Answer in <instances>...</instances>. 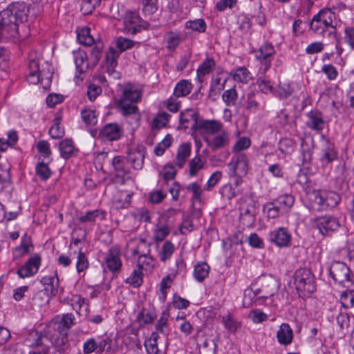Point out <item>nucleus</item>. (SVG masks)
Masks as SVG:
<instances>
[{"instance_id": "obj_28", "label": "nucleus", "mask_w": 354, "mask_h": 354, "mask_svg": "<svg viewBox=\"0 0 354 354\" xmlns=\"http://www.w3.org/2000/svg\"><path fill=\"white\" fill-rule=\"evenodd\" d=\"M277 281L273 278L266 279L263 283L261 288H258L261 295L259 297H262L264 299L272 296L277 290Z\"/></svg>"}, {"instance_id": "obj_47", "label": "nucleus", "mask_w": 354, "mask_h": 354, "mask_svg": "<svg viewBox=\"0 0 354 354\" xmlns=\"http://www.w3.org/2000/svg\"><path fill=\"white\" fill-rule=\"evenodd\" d=\"M142 13L146 16H151L158 9V0H140Z\"/></svg>"}, {"instance_id": "obj_9", "label": "nucleus", "mask_w": 354, "mask_h": 354, "mask_svg": "<svg viewBox=\"0 0 354 354\" xmlns=\"http://www.w3.org/2000/svg\"><path fill=\"white\" fill-rule=\"evenodd\" d=\"M112 340L109 337H90L83 344V353L91 354L95 352L102 354L104 351H109L111 348Z\"/></svg>"}, {"instance_id": "obj_15", "label": "nucleus", "mask_w": 354, "mask_h": 354, "mask_svg": "<svg viewBox=\"0 0 354 354\" xmlns=\"http://www.w3.org/2000/svg\"><path fill=\"white\" fill-rule=\"evenodd\" d=\"M26 80L29 84H37L39 82L42 84L45 80H46V84H48L50 82L48 77L44 78L43 73L39 70V62L35 59L29 60Z\"/></svg>"}, {"instance_id": "obj_1", "label": "nucleus", "mask_w": 354, "mask_h": 354, "mask_svg": "<svg viewBox=\"0 0 354 354\" xmlns=\"http://www.w3.org/2000/svg\"><path fill=\"white\" fill-rule=\"evenodd\" d=\"M29 8L24 2L11 3L1 12L0 38L15 39L19 33V26L28 19Z\"/></svg>"}, {"instance_id": "obj_8", "label": "nucleus", "mask_w": 354, "mask_h": 354, "mask_svg": "<svg viewBox=\"0 0 354 354\" xmlns=\"http://www.w3.org/2000/svg\"><path fill=\"white\" fill-rule=\"evenodd\" d=\"M230 176H245L249 168V158L245 153H234L227 164Z\"/></svg>"}, {"instance_id": "obj_41", "label": "nucleus", "mask_w": 354, "mask_h": 354, "mask_svg": "<svg viewBox=\"0 0 354 354\" xmlns=\"http://www.w3.org/2000/svg\"><path fill=\"white\" fill-rule=\"evenodd\" d=\"M296 142L291 138H282L278 143V149L285 156L293 153L296 147Z\"/></svg>"}, {"instance_id": "obj_3", "label": "nucleus", "mask_w": 354, "mask_h": 354, "mask_svg": "<svg viewBox=\"0 0 354 354\" xmlns=\"http://www.w3.org/2000/svg\"><path fill=\"white\" fill-rule=\"evenodd\" d=\"M335 13L330 8H323L315 15L310 23V29L315 34L324 35L328 32L332 34L335 30Z\"/></svg>"}, {"instance_id": "obj_24", "label": "nucleus", "mask_w": 354, "mask_h": 354, "mask_svg": "<svg viewBox=\"0 0 354 354\" xmlns=\"http://www.w3.org/2000/svg\"><path fill=\"white\" fill-rule=\"evenodd\" d=\"M230 76L234 81L245 84H248L253 79L252 73L245 66L233 68L230 73Z\"/></svg>"}, {"instance_id": "obj_29", "label": "nucleus", "mask_w": 354, "mask_h": 354, "mask_svg": "<svg viewBox=\"0 0 354 354\" xmlns=\"http://www.w3.org/2000/svg\"><path fill=\"white\" fill-rule=\"evenodd\" d=\"M260 295L258 288L253 289L251 288L245 289L244 291L243 305L250 306L254 303L261 304L263 299L259 297Z\"/></svg>"}, {"instance_id": "obj_18", "label": "nucleus", "mask_w": 354, "mask_h": 354, "mask_svg": "<svg viewBox=\"0 0 354 354\" xmlns=\"http://www.w3.org/2000/svg\"><path fill=\"white\" fill-rule=\"evenodd\" d=\"M137 102L128 101L119 98L118 101V109L124 117L132 115L136 122L140 119V113L137 106Z\"/></svg>"}, {"instance_id": "obj_38", "label": "nucleus", "mask_w": 354, "mask_h": 354, "mask_svg": "<svg viewBox=\"0 0 354 354\" xmlns=\"http://www.w3.org/2000/svg\"><path fill=\"white\" fill-rule=\"evenodd\" d=\"M112 165L116 176L118 177L123 176L128 173L129 168L125 158L122 156H118L114 157L112 160Z\"/></svg>"}, {"instance_id": "obj_45", "label": "nucleus", "mask_w": 354, "mask_h": 354, "mask_svg": "<svg viewBox=\"0 0 354 354\" xmlns=\"http://www.w3.org/2000/svg\"><path fill=\"white\" fill-rule=\"evenodd\" d=\"M263 211L268 218H275L285 214L281 207L276 204L274 201L266 203L263 207Z\"/></svg>"}, {"instance_id": "obj_57", "label": "nucleus", "mask_w": 354, "mask_h": 354, "mask_svg": "<svg viewBox=\"0 0 354 354\" xmlns=\"http://www.w3.org/2000/svg\"><path fill=\"white\" fill-rule=\"evenodd\" d=\"M257 84L262 93L265 94L273 93V85L266 76L259 75L257 79Z\"/></svg>"}, {"instance_id": "obj_26", "label": "nucleus", "mask_w": 354, "mask_h": 354, "mask_svg": "<svg viewBox=\"0 0 354 354\" xmlns=\"http://www.w3.org/2000/svg\"><path fill=\"white\" fill-rule=\"evenodd\" d=\"M40 282L43 285L46 286L44 291H50V295L53 296L57 294L59 288V278L56 272L41 277Z\"/></svg>"}, {"instance_id": "obj_62", "label": "nucleus", "mask_w": 354, "mask_h": 354, "mask_svg": "<svg viewBox=\"0 0 354 354\" xmlns=\"http://www.w3.org/2000/svg\"><path fill=\"white\" fill-rule=\"evenodd\" d=\"M340 302L345 308L354 306V290L343 292L340 296Z\"/></svg>"}, {"instance_id": "obj_20", "label": "nucleus", "mask_w": 354, "mask_h": 354, "mask_svg": "<svg viewBox=\"0 0 354 354\" xmlns=\"http://www.w3.org/2000/svg\"><path fill=\"white\" fill-rule=\"evenodd\" d=\"M142 93L143 91L139 86L127 83L124 85L120 98L138 103L141 101Z\"/></svg>"}, {"instance_id": "obj_58", "label": "nucleus", "mask_w": 354, "mask_h": 354, "mask_svg": "<svg viewBox=\"0 0 354 354\" xmlns=\"http://www.w3.org/2000/svg\"><path fill=\"white\" fill-rule=\"evenodd\" d=\"M216 344L211 339H205L198 346L199 354H216Z\"/></svg>"}, {"instance_id": "obj_17", "label": "nucleus", "mask_w": 354, "mask_h": 354, "mask_svg": "<svg viewBox=\"0 0 354 354\" xmlns=\"http://www.w3.org/2000/svg\"><path fill=\"white\" fill-rule=\"evenodd\" d=\"M306 126L310 130L320 133L325 127L323 114L318 110H312L306 114Z\"/></svg>"}, {"instance_id": "obj_21", "label": "nucleus", "mask_w": 354, "mask_h": 354, "mask_svg": "<svg viewBox=\"0 0 354 354\" xmlns=\"http://www.w3.org/2000/svg\"><path fill=\"white\" fill-rule=\"evenodd\" d=\"M322 154L320 158L323 166L328 165L337 158V154L335 150L334 145L324 136H322Z\"/></svg>"}, {"instance_id": "obj_6", "label": "nucleus", "mask_w": 354, "mask_h": 354, "mask_svg": "<svg viewBox=\"0 0 354 354\" xmlns=\"http://www.w3.org/2000/svg\"><path fill=\"white\" fill-rule=\"evenodd\" d=\"M315 227L325 236H330L338 231L341 226L339 220L330 214L318 216L314 220Z\"/></svg>"}, {"instance_id": "obj_23", "label": "nucleus", "mask_w": 354, "mask_h": 354, "mask_svg": "<svg viewBox=\"0 0 354 354\" xmlns=\"http://www.w3.org/2000/svg\"><path fill=\"white\" fill-rule=\"evenodd\" d=\"M122 128L117 123L106 124L100 131V136L109 141L118 140L122 136Z\"/></svg>"}, {"instance_id": "obj_19", "label": "nucleus", "mask_w": 354, "mask_h": 354, "mask_svg": "<svg viewBox=\"0 0 354 354\" xmlns=\"http://www.w3.org/2000/svg\"><path fill=\"white\" fill-rule=\"evenodd\" d=\"M73 57L76 66L75 77L79 78L81 74L92 68L90 65L89 57H88L87 53L83 50L79 49L77 51H74Z\"/></svg>"}, {"instance_id": "obj_40", "label": "nucleus", "mask_w": 354, "mask_h": 354, "mask_svg": "<svg viewBox=\"0 0 354 354\" xmlns=\"http://www.w3.org/2000/svg\"><path fill=\"white\" fill-rule=\"evenodd\" d=\"M156 317V313L153 309L142 308L138 314L137 319L140 326H145L151 324Z\"/></svg>"}, {"instance_id": "obj_5", "label": "nucleus", "mask_w": 354, "mask_h": 354, "mask_svg": "<svg viewBox=\"0 0 354 354\" xmlns=\"http://www.w3.org/2000/svg\"><path fill=\"white\" fill-rule=\"evenodd\" d=\"M295 285L298 291L308 294L316 290L314 277L311 272L306 268H299L295 273Z\"/></svg>"}, {"instance_id": "obj_61", "label": "nucleus", "mask_w": 354, "mask_h": 354, "mask_svg": "<svg viewBox=\"0 0 354 354\" xmlns=\"http://www.w3.org/2000/svg\"><path fill=\"white\" fill-rule=\"evenodd\" d=\"M171 115L165 112L159 113L153 120L151 126L153 129H160L165 127Z\"/></svg>"}, {"instance_id": "obj_42", "label": "nucleus", "mask_w": 354, "mask_h": 354, "mask_svg": "<svg viewBox=\"0 0 354 354\" xmlns=\"http://www.w3.org/2000/svg\"><path fill=\"white\" fill-rule=\"evenodd\" d=\"M175 251L174 245L170 241H165L158 252V257L162 262L169 259Z\"/></svg>"}, {"instance_id": "obj_7", "label": "nucleus", "mask_w": 354, "mask_h": 354, "mask_svg": "<svg viewBox=\"0 0 354 354\" xmlns=\"http://www.w3.org/2000/svg\"><path fill=\"white\" fill-rule=\"evenodd\" d=\"M124 30L131 35H136L142 30L149 28V23L141 19L138 13L129 11L126 12L123 19Z\"/></svg>"}, {"instance_id": "obj_27", "label": "nucleus", "mask_w": 354, "mask_h": 354, "mask_svg": "<svg viewBox=\"0 0 354 354\" xmlns=\"http://www.w3.org/2000/svg\"><path fill=\"white\" fill-rule=\"evenodd\" d=\"M216 63L213 58L206 57L198 66L196 74L198 82H203V77L209 74L215 67Z\"/></svg>"}, {"instance_id": "obj_54", "label": "nucleus", "mask_w": 354, "mask_h": 354, "mask_svg": "<svg viewBox=\"0 0 354 354\" xmlns=\"http://www.w3.org/2000/svg\"><path fill=\"white\" fill-rule=\"evenodd\" d=\"M102 44L97 42L95 43V46L91 49L89 62L92 68L97 66L102 57Z\"/></svg>"}, {"instance_id": "obj_63", "label": "nucleus", "mask_w": 354, "mask_h": 354, "mask_svg": "<svg viewBox=\"0 0 354 354\" xmlns=\"http://www.w3.org/2000/svg\"><path fill=\"white\" fill-rule=\"evenodd\" d=\"M172 142V137L171 135L167 134L165 138L159 142L154 148V153L156 156H162L166 149L169 148Z\"/></svg>"}, {"instance_id": "obj_59", "label": "nucleus", "mask_w": 354, "mask_h": 354, "mask_svg": "<svg viewBox=\"0 0 354 354\" xmlns=\"http://www.w3.org/2000/svg\"><path fill=\"white\" fill-rule=\"evenodd\" d=\"M237 99L238 93L235 88L225 90L222 95L223 101L228 106L234 105Z\"/></svg>"}, {"instance_id": "obj_55", "label": "nucleus", "mask_w": 354, "mask_h": 354, "mask_svg": "<svg viewBox=\"0 0 354 354\" xmlns=\"http://www.w3.org/2000/svg\"><path fill=\"white\" fill-rule=\"evenodd\" d=\"M259 104L256 97V94L250 91L246 95L245 109L248 113H254L257 111Z\"/></svg>"}, {"instance_id": "obj_2", "label": "nucleus", "mask_w": 354, "mask_h": 354, "mask_svg": "<svg viewBox=\"0 0 354 354\" xmlns=\"http://www.w3.org/2000/svg\"><path fill=\"white\" fill-rule=\"evenodd\" d=\"M308 201L312 209L323 211L336 207L341 197L333 191L314 189L308 193Z\"/></svg>"}, {"instance_id": "obj_31", "label": "nucleus", "mask_w": 354, "mask_h": 354, "mask_svg": "<svg viewBox=\"0 0 354 354\" xmlns=\"http://www.w3.org/2000/svg\"><path fill=\"white\" fill-rule=\"evenodd\" d=\"M166 47L169 50H174L182 41L180 32L177 31L167 32L163 37Z\"/></svg>"}, {"instance_id": "obj_50", "label": "nucleus", "mask_w": 354, "mask_h": 354, "mask_svg": "<svg viewBox=\"0 0 354 354\" xmlns=\"http://www.w3.org/2000/svg\"><path fill=\"white\" fill-rule=\"evenodd\" d=\"M252 141L250 138L243 136L239 138L232 147L233 153H244L243 151L250 147Z\"/></svg>"}, {"instance_id": "obj_43", "label": "nucleus", "mask_w": 354, "mask_h": 354, "mask_svg": "<svg viewBox=\"0 0 354 354\" xmlns=\"http://www.w3.org/2000/svg\"><path fill=\"white\" fill-rule=\"evenodd\" d=\"M283 211L286 213L294 205L295 198L290 194H283L274 200Z\"/></svg>"}, {"instance_id": "obj_39", "label": "nucleus", "mask_w": 354, "mask_h": 354, "mask_svg": "<svg viewBox=\"0 0 354 354\" xmlns=\"http://www.w3.org/2000/svg\"><path fill=\"white\" fill-rule=\"evenodd\" d=\"M77 39L81 44L84 46H91L95 43V39L91 35V30L88 27L77 30Z\"/></svg>"}, {"instance_id": "obj_46", "label": "nucleus", "mask_w": 354, "mask_h": 354, "mask_svg": "<svg viewBox=\"0 0 354 354\" xmlns=\"http://www.w3.org/2000/svg\"><path fill=\"white\" fill-rule=\"evenodd\" d=\"M33 245L31 243V238L26 233L21 238V245L15 249V255L22 256L29 252L30 249L32 248Z\"/></svg>"}, {"instance_id": "obj_30", "label": "nucleus", "mask_w": 354, "mask_h": 354, "mask_svg": "<svg viewBox=\"0 0 354 354\" xmlns=\"http://www.w3.org/2000/svg\"><path fill=\"white\" fill-rule=\"evenodd\" d=\"M191 153V145L189 143H183L178 149L175 164L182 168Z\"/></svg>"}, {"instance_id": "obj_25", "label": "nucleus", "mask_w": 354, "mask_h": 354, "mask_svg": "<svg viewBox=\"0 0 354 354\" xmlns=\"http://www.w3.org/2000/svg\"><path fill=\"white\" fill-rule=\"evenodd\" d=\"M277 338L279 343L283 346L291 344L293 339V331L290 325L283 323L277 332Z\"/></svg>"}, {"instance_id": "obj_22", "label": "nucleus", "mask_w": 354, "mask_h": 354, "mask_svg": "<svg viewBox=\"0 0 354 354\" xmlns=\"http://www.w3.org/2000/svg\"><path fill=\"white\" fill-rule=\"evenodd\" d=\"M145 153V148L142 146L132 147L129 150L128 160L131 163L133 168L135 169L142 168Z\"/></svg>"}, {"instance_id": "obj_32", "label": "nucleus", "mask_w": 354, "mask_h": 354, "mask_svg": "<svg viewBox=\"0 0 354 354\" xmlns=\"http://www.w3.org/2000/svg\"><path fill=\"white\" fill-rule=\"evenodd\" d=\"M221 322L225 328L231 333H235L241 327V322L230 313L222 317Z\"/></svg>"}, {"instance_id": "obj_49", "label": "nucleus", "mask_w": 354, "mask_h": 354, "mask_svg": "<svg viewBox=\"0 0 354 354\" xmlns=\"http://www.w3.org/2000/svg\"><path fill=\"white\" fill-rule=\"evenodd\" d=\"M274 53V48L272 44L265 43L260 46L257 54L258 60H268L267 59Z\"/></svg>"}, {"instance_id": "obj_64", "label": "nucleus", "mask_w": 354, "mask_h": 354, "mask_svg": "<svg viewBox=\"0 0 354 354\" xmlns=\"http://www.w3.org/2000/svg\"><path fill=\"white\" fill-rule=\"evenodd\" d=\"M239 193V189H236L234 185L230 183L223 185L220 190L222 197L227 200H231Z\"/></svg>"}, {"instance_id": "obj_60", "label": "nucleus", "mask_w": 354, "mask_h": 354, "mask_svg": "<svg viewBox=\"0 0 354 354\" xmlns=\"http://www.w3.org/2000/svg\"><path fill=\"white\" fill-rule=\"evenodd\" d=\"M82 120L89 125H95L97 122V114L95 110L85 109L81 111Z\"/></svg>"}, {"instance_id": "obj_10", "label": "nucleus", "mask_w": 354, "mask_h": 354, "mask_svg": "<svg viewBox=\"0 0 354 354\" xmlns=\"http://www.w3.org/2000/svg\"><path fill=\"white\" fill-rule=\"evenodd\" d=\"M331 278L341 285L351 281V271L347 265L341 261H333L328 268Z\"/></svg>"}, {"instance_id": "obj_16", "label": "nucleus", "mask_w": 354, "mask_h": 354, "mask_svg": "<svg viewBox=\"0 0 354 354\" xmlns=\"http://www.w3.org/2000/svg\"><path fill=\"white\" fill-rule=\"evenodd\" d=\"M291 234L285 227H278L269 233V240L279 248L287 247L291 241Z\"/></svg>"}, {"instance_id": "obj_14", "label": "nucleus", "mask_w": 354, "mask_h": 354, "mask_svg": "<svg viewBox=\"0 0 354 354\" xmlns=\"http://www.w3.org/2000/svg\"><path fill=\"white\" fill-rule=\"evenodd\" d=\"M223 127L221 122L216 120H203L198 122H196V130L201 132V134L204 136H214L220 132Z\"/></svg>"}, {"instance_id": "obj_35", "label": "nucleus", "mask_w": 354, "mask_h": 354, "mask_svg": "<svg viewBox=\"0 0 354 354\" xmlns=\"http://www.w3.org/2000/svg\"><path fill=\"white\" fill-rule=\"evenodd\" d=\"M106 212L102 209H95L91 211H88L85 213L84 215H82L78 217V221L82 223H95L97 218H100V220H103L105 218Z\"/></svg>"}, {"instance_id": "obj_11", "label": "nucleus", "mask_w": 354, "mask_h": 354, "mask_svg": "<svg viewBox=\"0 0 354 354\" xmlns=\"http://www.w3.org/2000/svg\"><path fill=\"white\" fill-rule=\"evenodd\" d=\"M121 252L117 245L111 247L105 254L102 266L112 272H118L122 267Z\"/></svg>"}, {"instance_id": "obj_56", "label": "nucleus", "mask_w": 354, "mask_h": 354, "mask_svg": "<svg viewBox=\"0 0 354 354\" xmlns=\"http://www.w3.org/2000/svg\"><path fill=\"white\" fill-rule=\"evenodd\" d=\"M186 29H190L198 32H204L206 30L207 25L203 19L187 21L185 24Z\"/></svg>"}, {"instance_id": "obj_51", "label": "nucleus", "mask_w": 354, "mask_h": 354, "mask_svg": "<svg viewBox=\"0 0 354 354\" xmlns=\"http://www.w3.org/2000/svg\"><path fill=\"white\" fill-rule=\"evenodd\" d=\"M180 121L182 124L185 125V128L188 127L186 125L189 121H193L194 124L192 126V129L196 130V122H198L197 114L192 109H187L184 112H181L180 115Z\"/></svg>"}, {"instance_id": "obj_48", "label": "nucleus", "mask_w": 354, "mask_h": 354, "mask_svg": "<svg viewBox=\"0 0 354 354\" xmlns=\"http://www.w3.org/2000/svg\"><path fill=\"white\" fill-rule=\"evenodd\" d=\"M59 149L62 157L68 159L71 157L74 153L75 148L73 142L70 139H66L59 143Z\"/></svg>"}, {"instance_id": "obj_44", "label": "nucleus", "mask_w": 354, "mask_h": 354, "mask_svg": "<svg viewBox=\"0 0 354 354\" xmlns=\"http://www.w3.org/2000/svg\"><path fill=\"white\" fill-rule=\"evenodd\" d=\"M170 227L164 223L158 224L153 230V239L158 242L165 240L170 233Z\"/></svg>"}, {"instance_id": "obj_37", "label": "nucleus", "mask_w": 354, "mask_h": 354, "mask_svg": "<svg viewBox=\"0 0 354 354\" xmlns=\"http://www.w3.org/2000/svg\"><path fill=\"white\" fill-rule=\"evenodd\" d=\"M301 153L304 163H308L311 161L313 153V140L301 139Z\"/></svg>"}, {"instance_id": "obj_52", "label": "nucleus", "mask_w": 354, "mask_h": 354, "mask_svg": "<svg viewBox=\"0 0 354 354\" xmlns=\"http://www.w3.org/2000/svg\"><path fill=\"white\" fill-rule=\"evenodd\" d=\"M39 160L35 167L36 174L41 180H46L50 177L52 172L47 162H44V160H40V158Z\"/></svg>"}, {"instance_id": "obj_33", "label": "nucleus", "mask_w": 354, "mask_h": 354, "mask_svg": "<svg viewBox=\"0 0 354 354\" xmlns=\"http://www.w3.org/2000/svg\"><path fill=\"white\" fill-rule=\"evenodd\" d=\"M159 335L157 333L153 332L151 336L145 342V346L148 354H165L158 347V339Z\"/></svg>"}, {"instance_id": "obj_13", "label": "nucleus", "mask_w": 354, "mask_h": 354, "mask_svg": "<svg viewBox=\"0 0 354 354\" xmlns=\"http://www.w3.org/2000/svg\"><path fill=\"white\" fill-rule=\"evenodd\" d=\"M204 141L212 151H216L227 147L230 142V133L223 129L210 138L204 136Z\"/></svg>"}, {"instance_id": "obj_12", "label": "nucleus", "mask_w": 354, "mask_h": 354, "mask_svg": "<svg viewBox=\"0 0 354 354\" xmlns=\"http://www.w3.org/2000/svg\"><path fill=\"white\" fill-rule=\"evenodd\" d=\"M41 263V257L38 254H35L17 269L16 273L21 279L32 277L37 273Z\"/></svg>"}, {"instance_id": "obj_4", "label": "nucleus", "mask_w": 354, "mask_h": 354, "mask_svg": "<svg viewBox=\"0 0 354 354\" xmlns=\"http://www.w3.org/2000/svg\"><path fill=\"white\" fill-rule=\"evenodd\" d=\"M131 254L133 257L138 255L137 259L138 269H140V270L143 269L148 270L153 267L154 258L150 254V244L145 239L141 238L138 240V245L132 250Z\"/></svg>"}, {"instance_id": "obj_34", "label": "nucleus", "mask_w": 354, "mask_h": 354, "mask_svg": "<svg viewBox=\"0 0 354 354\" xmlns=\"http://www.w3.org/2000/svg\"><path fill=\"white\" fill-rule=\"evenodd\" d=\"M210 267L205 262H198L194 267L193 277L198 282H202L208 276Z\"/></svg>"}, {"instance_id": "obj_36", "label": "nucleus", "mask_w": 354, "mask_h": 354, "mask_svg": "<svg viewBox=\"0 0 354 354\" xmlns=\"http://www.w3.org/2000/svg\"><path fill=\"white\" fill-rule=\"evenodd\" d=\"M193 88L192 84L187 80L178 82L174 90V95L176 97H183L189 95Z\"/></svg>"}, {"instance_id": "obj_53", "label": "nucleus", "mask_w": 354, "mask_h": 354, "mask_svg": "<svg viewBox=\"0 0 354 354\" xmlns=\"http://www.w3.org/2000/svg\"><path fill=\"white\" fill-rule=\"evenodd\" d=\"M143 273L140 269L134 270L131 275L125 279V283L133 288L140 287L143 281Z\"/></svg>"}]
</instances>
